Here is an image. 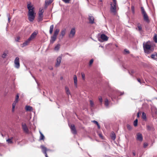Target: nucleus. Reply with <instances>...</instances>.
I'll use <instances>...</instances> for the list:
<instances>
[{
    "label": "nucleus",
    "mask_w": 157,
    "mask_h": 157,
    "mask_svg": "<svg viewBox=\"0 0 157 157\" xmlns=\"http://www.w3.org/2000/svg\"><path fill=\"white\" fill-rule=\"evenodd\" d=\"M27 8L29 10L28 11V19L30 22H33L34 20L36 13L34 10V7L32 6L31 2L27 5Z\"/></svg>",
    "instance_id": "nucleus-1"
},
{
    "label": "nucleus",
    "mask_w": 157,
    "mask_h": 157,
    "mask_svg": "<svg viewBox=\"0 0 157 157\" xmlns=\"http://www.w3.org/2000/svg\"><path fill=\"white\" fill-rule=\"evenodd\" d=\"M150 43L149 41H147L145 45L144 44L143 47L145 52L147 54H149L153 51L154 48L151 47V45L148 44Z\"/></svg>",
    "instance_id": "nucleus-2"
},
{
    "label": "nucleus",
    "mask_w": 157,
    "mask_h": 157,
    "mask_svg": "<svg viewBox=\"0 0 157 157\" xmlns=\"http://www.w3.org/2000/svg\"><path fill=\"white\" fill-rule=\"evenodd\" d=\"M141 13L143 16V18L144 21L148 23H149L150 22V20L149 19L143 7H141Z\"/></svg>",
    "instance_id": "nucleus-3"
},
{
    "label": "nucleus",
    "mask_w": 157,
    "mask_h": 157,
    "mask_svg": "<svg viewBox=\"0 0 157 157\" xmlns=\"http://www.w3.org/2000/svg\"><path fill=\"white\" fill-rule=\"evenodd\" d=\"M99 38V41L102 42L103 41H106L108 39V37L105 34H102L101 35L100 37Z\"/></svg>",
    "instance_id": "nucleus-4"
},
{
    "label": "nucleus",
    "mask_w": 157,
    "mask_h": 157,
    "mask_svg": "<svg viewBox=\"0 0 157 157\" xmlns=\"http://www.w3.org/2000/svg\"><path fill=\"white\" fill-rule=\"evenodd\" d=\"M76 31L75 28L71 29L69 33L68 34V37L70 38H73L75 34Z\"/></svg>",
    "instance_id": "nucleus-5"
},
{
    "label": "nucleus",
    "mask_w": 157,
    "mask_h": 157,
    "mask_svg": "<svg viewBox=\"0 0 157 157\" xmlns=\"http://www.w3.org/2000/svg\"><path fill=\"white\" fill-rule=\"evenodd\" d=\"M62 57V55L57 57L56 59V62L55 65L56 67H58L59 66L61 62Z\"/></svg>",
    "instance_id": "nucleus-6"
},
{
    "label": "nucleus",
    "mask_w": 157,
    "mask_h": 157,
    "mask_svg": "<svg viewBox=\"0 0 157 157\" xmlns=\"http://www.w3.org/2000/svg\"><path fill=\"white\" fill-rule=\"evenodd\" d=\"M14 67L17 68H19L20 67L19 59L18 57L16 58L14 61Z\"/></svg>",
    "instance_id": "nucleus-7"
},
{
    "label": "nucleus",
    "mask_w": 157,
    "mask_h": 157,
    "mask_svg": "<svg viewBox=\"0 0 157 157\" xmlns=\"http://www.w3.org/2000/svg\"><path fill=\"white\" fill-rule=\"evenodd\" d=\"M146 129L147 131H153L155 130V128L153 124H147L146 125Z\"/></svg>",
    "instance_id": "nucleus-8"
},
{
    "label": "nucleus",
    "mask_w": 157,
    "mask_h": 157,
    "mask_svg": "<svg viewBox=\"0 0 157 157\" xmlns=\"http://www.w3.org/2000/svg\"><path fill=\"white\" fill-rule=\"evenodd\" d=\"M22 128L23 131L25 133H28L29 129L25 123H22L21 124Z\"/></svg>",
    "instance_id": "nucleus-9"
},
{
    "label": "nucleus",
    "mask_w": 157,
    "mask_h": 157,
    "mask_svg": "<svg viewBox=\"0 0 157 157\" xmlns=\"http://www.w3.org/2000/svg\"><path fill=\"white\" fill-rule=\"evenodd\" d=\"M110 5V11L111 12L115 13L116 12V6L117 4H114V3H113V4H111Z\"/></svg>",
    "instance_id": "nucleus-10"
},
{
    "label": "nucleus",
    "mask_w": 157,
    "mask_h": 157,
    "mask_svg": "<svg viewBox=\"0 0 157 157\" xmlns=\"http://www.w3.org/2000/svg\"><path fill=\"white\" fill-rule=\"evenodd\" d=\"M71 131L72 133L74 134H77V131L75 127L74 124H72L70 126Z\"/></svg>",
    "instance_id": "nucleus-11"
},
{
    "label": "nucleus",
    "mask_w": 157,
    "mask_h": 157,
    "mask_svg": "<svg viewBox=\"0 0 157 157\" xmlns=\"http://www.w3.org/2000/svg\"><path fill=\"white\" fill-rule=\"evenodd\" d=\"M37 34L38 32L37 31H35L33 32L29 38V40H30L31 41L32 40L34 39L36 37Z\"/></svg>",
    "instance_id": "nucleus-12"
},
{
    "label": "nucleus",
    "mask_w": 157,
    "mask_h": 157,
    "mask_svg": "<svg viewBox=\"0 0 157 157\" xmlns=\"http://www.w3.org/2000/svg\"><path fill=\"white\" fill-rule=\"evenodd\" d=\"M137 137L136 139L137 140L141 142L143 140V138L142 135L140 133H137Z\"/></svg>",
    "instance_id": "nucleus-13"
},
{
    "label": "nucleus",
    "mask_w": 157,
    "mask_h": 157,
    "mask_svg": "<svg viewBox=\"0 0 157 157\" xmlns=\"http://www.w3.org/2000/svg\"><path fill=\"white\" fill-rule=\"evenodd\" d=\"M136 25L137 27L136 28V30L139 32H141L142 29V25L140 23H138Z\"/></svg>",
    "instance_id": "nucleus-14"
},
{
    "label": "nucleus",
    "mask_w": 157,
    "mask_h": 157,
    "mask_svg": "<svg viewBox=\"0 0 157 157\" xmlns=\"http://www.w3.org/2000/svg\"><path fill=\"white\" fill-rule=\"evenodd\" d=\"M151 59L155 60H157V53L156 52H155L152 54L150 56V57Z\"/></svg>",
    "instance_id": "nucleus-15"
},
{
    "label": "nucleus",
    "mask_w": 157,
    "mask_h": 157,
    "mask_svg": "<svg viewBox=\"0 0 157 157\" xmlns=\"http://www.w3.org/2000/svg\"><path fill=\"white\" fill-rule=\"evenodd\" d=\"M40 148L41 149L42 152L44 153L45 152H46L47 151H49V149H47L43 145H41L40 146Z\"/></svg>",
    "instance_id": "nucleus-16"
},
{
    "label": "nucleus",
    "mask_w": 157,
    "mask_h": 157,
    "mask_svg": "<svg viewBox=\"0 0 157 157\" xmlns=\"http://www.w3.org/2000/svg\"><path fill=\"white\" fill-rule=\"evenodd\" d=\"M30 41L31 40H29V39L28 38L25 41V42L23 43L22 47H24L26 46L29 44Z\"/></svg>",
    "instance_id": "nucleus-17"
},
{
    "label": "nucleus",
    "mask_w": 157,
    "mask_h": 157,
    "mask_svg": "<svg viewBox=\"0 0 157 157\" xmlns=\"http://www.w3.org/2000/svg\"><path fill=\"white\" fill-rule=\"evenodd\" d=\"M88 19L90 23L93 24L94 23V18L93 16H89Z\"/></svg>",
    "instance_id": "nucleus-18"
},
{
    "label": "nucleus",
    "mask_w": 157,
    "mask_h": 157,
    "mask_svg": "<svg viewBox=\"0 0 157 157\" xmlns=\"http://www.w3.org/2000/svg\"><path fill=\"white\" fill-rule=\"evenodd\" d=\"M57 37L53 36L51 37V39L50 40L51 43L53 44L54 42L56 40Z\"/></svg>",
    "instance_id": "nucleus-19"
},
{
    "label": "nucleus",
    "mask_w": 157,
    "mask_h": 157,
    "mask_svg": "<svg viewBox=\"0 0 157 157\" xmlns=\"http://www.w3.org/2000/svg\"><path fill=\"white\" fill-rule=\"evenodd\" d=\"M74 80L75 85L76 87L77 86V76L75 75H74Z\"/></svg>",
    "instance_id": "nucleus-20"
},
{
    "label": "nucleus",
    "mask_w": 157,
    "mask_h": 157,
    "mask_svg": "<svg viewBox=\"0 0 157 157\" xmlns=\"http://www.w3.org/2000/svg\"><path fill=\"white\" fill-rule=\"evenodd\" d=\"M66 31V29H63L61 30L60 33L61 35L62 36V38H63V37L65 35Z\"/></svg>",
    "instance_id": "nucleus-21"
},
{
    "label": "nucleus",
    "mask_w": 157,
    "mask_h": 157,
    "mask_svg": "<svg viewBox=\"0 0 157 157\" xmlns=\"http://www.w3.org/2000/svg\"><path fill=\"white\" fill-rule=\"evenodd\" d=\"M59 30L57 29L55 30L54 32V33L53 34V36H57L58 35L59 33Z\"/></svg>",
    "instance_id": "nucleus-22"
},
{
    "label": "nucleus",
    "mask_w": 157,
    "mask_h": 157,
    "mask_svg": "<svg viewBox=\"0 0 157 157\" xmlns=\"http://www.w3.org/2000/svg\"><path fill=\"white\" fill-rule=\"evenodd\" d=\"M25 109L27 111H31L33 110V108L30 106L27 105L25 106Z\"/></svg>",
    "instance_id": "nucleus-23"
},
{
    "label": "nucleus",
    "mask_w": 157,
    "mask_h": 157,
    "mask_svg": "<svg viewBox=\"0 0 157 157\" xmlns=\"http://www.w3.org/2000/svg\"><path fill=\"white\" fill-rule=\"evenodd\" d=\"M105 105L106 107H108L109 105V102L107 98H105Z\"/></svg>",
    "instance_id": "nucleus-24"
},
{
    "label": "nucleus",
    "mask_w": 157,
    "mask_h": 157,
    "mask_svg": "<svg viewBox=\"0 0 157 157\" xmlns=\"http://www.w3.org/2000/svg\"><path fill=\"white\" fill-rule=\"evenodd\" d=\"M111 138L113 140H114L116 139V135L114 133V132H112V134L111 136Z\"/></svg>",
    "instance_id": "nucleus-25"
},
{
    "label": "nucleus",
    "mask_w": 157,
    "mask_h": 157,
    "mask_svg": "<svg viewBox=\"0 0 157 157\" xmlns=\"http://www.w3.org/2000/svg\"><path fill=\"white\" fill-rule=\"evenodd\" d=\"M142 118L145 121L147 120L146 114L144 112L142 113Z\"/></svg>",
    "instance_id": "nucleus-26"
},
{
    "label": "nucleus",
    "mask_w": 157,
    "mask_h": 157,
    "mask_svg": "<svg viewBox=\"0 0 157 157\" xmlns=\"http://www.w3.org/2000/svg\"><path fill=\"white\" fill-rule=\"evenodd\" d=\"M53 28L54 25H53L50 26L49 30V33L50 34H52V33Z\"/></svg>",
    "instance_id": "nucleus-27"
},
{
    "label": "nucleus",
    "mask_w": 157,
    "mask_h": 157,
    "mask_svg": "<svg viewBox=\"0 0 157 157\" xmlns=\"http://www.w3.org/2000/svg\"><path fill=\"white\" fill-rule=\"evenodd\" d=\"M43 16L42 15H38V22H40L43 19Z\"/></svg>",
    "instance_id": "nucleus-28"
},
{
    "label": "nucleus",
    "mask_w": 157,
    "mask_h": 157,
    "mask_svg": "<svg viewBox=\"0 0 157 157\" xmlns=\"http://www.w3.org/2000/svg\"><path fill=\"white\" fill-rule=\"evenodd\" d=\"M17 102H16L15 101H14L13 102L12 104V111L13 112L14 111V108L16 106V103H17Z\"/></svg>",
    "instance_id": "nucleus-29"
},
{
    "label": "nucleus",
    "mask_w": 157,
    "mask_h": 157,
    "mask_svg": "<svg viewBox=\"0 0 157 157\" xmlns=\"http://www.w3.org/2000/svg\"><path fill=\"white\" fill-rule=\"evenodd\" d=\"M40 140H44V135L40 132Z\"/></svg>",
    "instance_id": "nucleus-30"
},
{
    "label": "nucleus",
    "mask_w": 157,
    "mask_h": 157,
    "mask_svg": "<svg viewBox=\"0 0 157 157\" xmlns=\"http://www.w3.org/2000/svg\"><path fill=\"white\" fill-rule=\"evenodd\" d=\"M60 44H58L55 47L54 49L55 50L58 51L60 48Z\"/></svg>",
    "instance_id": "nucleus-31"
},
{
    "label": "nucleus",
    "mask_w": 157,
    "mask_h": 157,
    "mask_svg": "<svg viewBox=\"0 0 157 157\" xmlns=\"http://www.w3.org/2000/svg\"><path fill=\"white\" fill-rule=\"evenodd\" d=\"M65 88L66 94L68 95H69V94H70V92L69 90L68 89V88L67 87H65Z\"/></svg>",
    "instance_id": "nucleus-32"
},
{
    "label": "nucleus",
    "mask_w": 157,
    "mask_h": 157,
    "mask_svg": "<svg viewBox=\"0 0 157 157\" xmlns=\"http://www.w3.org/2000/svg\"><path fill=\"white\" fill-rule=\"evenodd\" d=\"M130 53L129 51L127 50V49H124L123 53L124 54L126 55L127 54H128Z\"/></svg>",
    "instance_id": "nucleus-33"
},
{
    "label": "nucleus",
    "mask_w": 157,
    "mask_h": 157,
    "mask_svg": "<svg viewBox=\"0 0 157 157\" xmlns=\"http://www.w3.org/2000/svg\"><path fill=\"white\" fill-rule=\"evenodd\" d=\"M44 12V10L43 9H42L40 10V9L39 12V15H42L43 16V13Z\"/></svg>",
    "instance_id": "nucleus-34"
},
{
    "label": "nucleus",
    "mask_w": 157,
    "mask_h": 157,
    "mask_svg": "<svg viewBox=\"0 0 157 157\" xmlns=\"http://www.w3.org/2000/svg\"><path fill=\"white\" fill-rule=\"evenodd\" d=\"M92 122H94V123L95 124H96V125H97L98 128H99V129L100 128V125L97 121H96L95 120H94L92 121Z\"/></svg>",
    "instance_id": "nucleus-35"
},
{
    "label": "nucleus",
    "mask_w": 157,
    "mask_h": 157,
    "mask_svg": "<svg viewBox=\"0 0 157 157\" xmlns=\"http://www.w3.org/2000/svg\"><path fill=\"white\" fill-rule=\"evenodd\" d=\"M19 97V95L18 94H17L15 98V101L16 102H18V99Z\"/></svg>",
    "instance_id": "nucleus-36"
},
{
    "label": "nucleus",
    "mask_w": 157,
    "mask_h": 157,
    "mask_svg": "<svg viewBox=\"0 0 157 157\" xmlns=\"http://www.w3.org/2000/svg\"><path fill=\"white\" fill-rule=\"evenodd\" d=\"M153 40L155 43H157V36L156 34L154 36Z\"/></svg>",
    "instance_id": "nucleus-37"
},
{
    "label": "nucleus",
    "mask_w": 157,
    "mask_h": 157,
    "mask_svg": "<svg viewBox=\"0 0 157 157\" xmlns=\"http://www.w3.org/2000/svg\"><path fill=\"white\" fill-rule=\"evenodd\" d=\"M98 4L99 6H103L102 0H99L98 2Z\"/></svg>",
    "instance_id": "nucleus-38"
},
{
    "label": "nucleus",
    "mask_w": 157,
    "mask_h": 157,
    "mask_svg": "<svg viewBox=\"0 0 157 157\" xmlns=\"http://www.w3.org/2000/svg\"><path fill=\"white\" fill-rule=\"evenodd\" d=\"M137 123H138V120L137 119H136L134 121V125L135 126H136L137 125Z\"/></svg>",
    "instance_id": "nucleus-39"
},
{
    "label": "nucleus",
    "mask_w": 157,
    "mask_h": 157,
    "mask_svg": "<svg viewBox=\"0 0 157 157\" xmlns=\"http://www.w3.org/2000/svg\"><path fill=\"white\" fill-rule=\"evenodd\" d=\"M131 9L132 13L134 14L135 13V7L133 6H132L131 7Z\"/></svg>",
    "instance_id": "nucleus-40"
},
{
    "label": "nucleus",
    "mask_w": 157,
    "mask_h": 157,
    "mask_svg": "<svg viewBox=\"0 0 157 157\" xmlns=\"http://www.w3.org/2000/svg\"><path fill=\"white\" fill-rule=\"evenodd\" d=\"M52 2V1L50 2L49 1L46 0L45 1V5L46 6L48 5L49 4H51Z\"/></svg>",
    "instance_id": "nucleus-41"
},
{
    "label": "nucleus",
    "mask_w": 157,
    "mask_h": 157,
    "mask_svg": "<svg viewBox=\"0 0 157 157\" xmlns=\"http://www.w3.org/2000/svg\"><path fill=\"white\" fill-rule=\"evenodd\" d=\"M127 128L129 130H131L132 129V127L129 124H127Z\"/></svg>",
    "instance_id": "nucleus-42"
},
{
    "label": "nucleus",
    "mask_w": 157,
    "mask_h": 157,
    "mask_svg": "<svg viewBox=\"0 0 157 157\" xmlns=\"http://www.w3.org/2000/svg\"><path fill=\"white\" fill-rule=\"evenodd\" d=\"M6 141L9 144H13V143L12 140H11V139L9 138L6 140Z\"/></svg>",
    "instance_id": "nucleus-43"
},
{
    "label": "nucleus",
    "mask_w": 157,
    "mask_h": 157,
    "mask_svg": "<svg viewBox=\"0 0 157 157\" xmlns=\"http://www.w3.org/2000/svg\"><path fill=\"white\" fill-rule=\"evenodd\" d=\"M137 81L139 83H140V84H141L142 83L144 82V80H141V79L140 78H137Z\"/></svg>",
    "instance_id": "nucleus-44"
},
{
    "label": "nucleus",
    "mask_w": 157,
    "mask_h": 157,
    "mask_svg": "<svg viewBox=\"0 0 157 157\" xmlns=\"http://www.w3.org/2000/svg\"><path fill=\"white\" fill-rule=\"evenodd\" d=\"M71 0H62L64 2L66 3H69Z\"/></svg>",
    "instance_id": "nucleus-45"
},
{
    "label": "nucleus",
    "mask_w": 157,
    "mask_h": 157,
    "mask_svg": "<svg viewBox=\"0 0 157 157\" xmlns=\"http://www.w3.org/2000/svg\"><path fill=\"white\" fill-rule=\"evenodd\" d=\"M129 72L131 75H132L135 72V71L133 70H132L130 71V72L129 71Z\"/></svg>",
    "instance_id": "nucleus-46"
},
{
    "label": "nucleus",
    "mask_w": 157,
    "mask_h": 157,
    "mask_svg": "<svg viewBox=\"0 0 157 157\" xmlns=\"http://www.w3.org/2000/svg\"><path fill=\"white\" fill-rule=\"evenodd\" d=\"M90 104L91 107H93L94 105V102H93V101L92 100H90Z\"/></svg>",
    "instance_id": "nucleus-47"
},
{
    "label": "nucleus",
    "mask_w": 157,
    "mask_h": 157,
    "mask_svg": "<svg viewBox=\"0 0 157 157\" xmlns=\"http://www.w3.org/2000/svg\"><path fill=\"white\" fill-rule=\"evenodd\" d=\"M6 55H7L6 53L4 52L2 55V57L3 58H5L6 57Z\"/></svg>",
    "instance_id": "nucleus-48"
},
{
    "label": "nucleus",
    "mask_w": 157,
    "mask_h": 157,
    "mask_svg": "<svg viewBox=\"0 0 157 157\" xmlns=\"http://www.w3.org/2000/svg\"><path fill=\"white\" fill-rule=\"evenodd\" d=\"M98 99L100 102L101 103L102 101V100L101 97V96L99 97Z\"/></svg>",
    "instance_id": "nucleus-49"
},
{
    "label": "nucleus",
    "mask_w": 157,
    "mask_h": 157,
    "mask_svg": "<svg viewBox=\"0 0 157 157\" xmlns=\"http://www.w3.org/2000/svg\"><path fill=\"white\" fill-rule=\"evenodd\" d=\"M82 77L83 80L85 79V75L84 73H82Z\"/></svg>",
    "instance_id": "nucleus-50"
},
{
    "label": "nucleus",
    "mask_w": 157,
    "mask_h": 157,
    "mask_svg": "<svg viewBox=\"0 0 157 157\" xmlns=\"http://www.w3.org/2000/svg\"><path fill=\"white\" fill-rule=\"evenodd\" d=\"M94 60L93 59H91L90 61L89 65H90L92 64Z\"/></svg>",
    "instance_id": "nucleus-51"
},
{
    "label": "nucleus",
    "mask_w": 157,
    "mask_h": 157,
    "mask_svg": "<svg viewBox=\"0 0 157 157\" xmlns=\"http://www.w3.org/2000/svg\"><path fill=\"white\" fill-rule=\"evenodd\" d=\"M148 145V144L146 143H144V147L145 148Z\"/></svg>",
    "instance_id": "nucleus-52"
},
{
    "label": "nucleus",
    "mask_w": 157,
    "mask_h": 157,
    "mask_svg": "<svg viewBox=\"0 0 157 157\" xmlns=\"http://www.w3.org/2000/svg\"><path fill=\"white\" fill-rule=\"evenodd\" d=\"M98 135H99V136L100 137L101 139H103V136L102 135V134H101L99 133L98 134Z\"/></svg>",
    "instance_id": "nucleus-53"
},
{
    "label": "nucleus",
    "mask_w": 157,
    "mask_h": 157,
    "mask_svg": "<svg viewBox=\"0 0 157 157\" xmlns=\"http://www.w3.org/2000/svg\"><path fill=\"white\" fill-rule=\"evenodd\" d=\"M43 153L45 155L46 157H48L47 155L46 152H44Z\"/></svg>",
    "instance_id": "nucleus-54"
},
{
    "label": "nucleus",
    "mask_w": 157,
    "mask_h": 157,
    "mask_svg": "<svg viewBox=\"0 0 157 157\" xmlns=\"http://www.w3.org/2000/svg\"><path fill=\"white\" fill-rule=\"evenodd\" d=\"M113 3H114V4H117V1L116 0H113Z\"/></svg>",
    "instance_id": "nucleus-55"
},
{
    "label": "nucleus",
    "mask_w": 157,
    "mask_h": 157,
    "mask_svg": "<svg viewBox=\"0 0 157 157\" xmlns=\"http://www.w3.org/2000/svg\"><path fill=\"white\" fill-rule=\"evenodd\" d=\"M20 40V37H17L16 38V41H18L19 40Z\"/></svg>",
    "instance_id": "nucleus-56"
},
{
    "label": "nucleus",
    "mask_w": 157,
    "mask_h": 157,
    "mask_svg": "<svg viewBox=\"0 0 157 157\" xmlns=\"http://www.w3.org/2000/svg\"><path fill=\"white\" fill-rule=\"evenodd\" d=\"M132 154L133 156H135L136 155V152L135 151H133Z\"/></svg>",
    "instance_id": "nucleus-57"
},
{
    "label": "nucleus",
    "mask_w": 157,
    "mask_h": 157,
    "mask_svg": "<svg viewBox=\"0 0 157 157\" xmlns=\"http://www.w3.org/2000/svg\"><path fill=\"white\" fill-rule=\"evenodd\" d=\"M137 117H139V113L138 112L137 113Z\"/></svg>",
    "instance_id": "nucleus-58"
},
{
    "label": "nucleus",
    "mask_w": 157,
    "mask_h": 157,
    "mask_svg": "<svg viewBox=\"0 0 157 157\" xmlns=\"http://www.w3.org/2000/svg\"><path fill=\"white\" fill-rule=\"evenodd\" d=\"M9 139H11V140H12L13 137H11V138H10Z\"/></svg>",
    "instance_id": "nucleus-59"
},
{
    "label": "nucleus",
    "mask_w": 157,
    "mask_h": 157,
    "mask_svg": "<svg viewBox=\"0 0 157 157\" xmlns=\"http://www.w3.org/2000/svg\"><path fill=\"white\" fill-rule=\"evenodd\" d=\"M124 93H121V94H120V95H122Z\"/></svg>",
    "instance_id": "nucleus-60"
},
{
    "label": "nucleus",
    "mask_w": 157,
    "mask_h": 157,
    "mask_svg": "<svg viewBox=\"0 0 157 157\" xmlns=\"http://www.w3.org/2000/svg\"><path fill=\"white\" fill-rule=\"evenodd\" d=\"M50 69L51 70H53V68L52 67H51V68H50Z\"/></svg>",
    "instance_id": "nucleus-61"
},
{
    "label": "nucleus",
    "mask_w": 157,
    "mask_h": 157,
    "mask_svg": "<svg viewBox=\"0 0 157 157\" xmlns=\"http://www.w3.org/2000/svg\"><path fill=\"white\" fill-rule=\"evenodd\" d=\"M8 21H9L10 20V17H8Z\"/></svg>",
    "instance_id": "nucleus-62"
},
{
    "label": "nucleus",
    "mask_w": 157,
    "mask_h": 157,
    "mask_svg": "<svg viewBox=\"0 0 157 157\" xmlns=\"http://www.w3.org/2000/svg\"><path fill=\"white\" fill-rule=\"evenodd\" d=\"M9 15H10V14H7V16H8V17H9Z\"/></svg>",
    "instance_id": "nucleus-63"
},
{
    "label": "nucleus",
    "mask_w": 157,
    "mask_h": 157,
    "mask_svg": "<svg viewBox=\"0 0 157 157\" xmlns=\"http://www.w3.org/2000/svg\"><path fill=\"white\" fill-rule=\"evenodd\" d=\"M63 79V77H61L60 79L61 80Z\"/></svg>",
    "instance_id": "nucleus-64"
}]
</instances>
